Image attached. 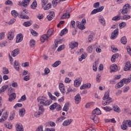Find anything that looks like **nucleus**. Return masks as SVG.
<instances>
[{"instance_id": "nucleus-1", "label": "nucleus", "mask_w": 131, "mask_h": 131, "mask_svg": "<svg viewBox=\"0 0 131 131\" xmlns=\"http://www.w3.org/2000/svg\"><path fill=\"white\" fill-rule=\"evenodd\" d=\"M47 98L43 97H39L37 98V101L39 103L38 105L39 111L36 112L34 114V116L35 117H39L41 114H43L45 112V108H43V104L46 102Z\"/></svg>"}, {"instance_id": "nucleus-2", "label": "nucleus", "mask_w": 131, "mask_h": 131, "mask_svg": "<svg viewBox=\"0 0 131 131\" xmlns=\"http://www.w3.org/2000/svg\"><path fill=\"white\" fill-rule=\"evenodd\" d=\"M103 101L102 102L103 106H106V105H109L110 103H112V99L110 97H109V91H107L105 93L104 97L102 98Z\"/></svg>"}, {"instance_id": "nucleus-3", "label": "nucleus", "mask_w": 131, "mask_h": 131, "mask_svg": "<svg viewBox=\"0 0 131 131\" xmlns=\"http://www.w3.org/2000/svg\"><path fill=\"white\" fill-rule=\"evenodd\" d=\"M130 8L131 7L130 5H129V4H127L124 5V6L123 7L121 13L123 15H126L128 14V13L129 12V10H130Z\"/></svg>"}, {"instance_id": "nucleus-4", "label": "nucleus", "mask_w": 131, "mask_h": 131, "mask_svg": "<svg viewBox=\"0 0 131 131\" xmlns=\"http://www.w3.org/2000/svg\"><path fill=\"white\" fill-rule=\"evenodd\" d=\"M12 90H13V88H9L8 90V95L9 96V102H12V101H14L15 99H16V93H13L11 94Z\"/></svg>"}, {"instance_id": "nucleus-5", "label": "nucleus", "mask_w": 131, "mask_h": 131, "mask_svg": "<svg viewBox=\"0 0 131 131\" xmlns=\"http://www.w3.org/2000/svg\"><path fill=\"white\" fill-rule=\"evenodd\" d=\"M127 125L131 127V121L125 120L123 121L122 124L121 125V127L122 129L125 130L126 128H127Z\"/></svg>"}, {"instance_id": "nucleus-6", "label": "nucleus", "mask_w": 131, "mask_h": 131, "mask_svg": "<svg viewBox=\"0 0 131 131\" xmlns=\"http://www.w3.org/2000/svg\"><path fill=\"white\" fill-rule=\"evenodd\" d=\"M119 32V31L118 29H116L112 33L111 38V39H115L117 37V35H118V33Z\"/></svg>"}, {"instance_id": "nucleus-7", "label": "nucleus", "mask_w": 131, "mask_h": 131, "mask_svg": "<svg viewBox=\"0 0 131 131\" xmlns=\"http://www.w3.org/2000/svg\"><path fill=\"white\" fill-rule=\"evenodd\" d=\"M104 10V6H101L100 7L94 9L91 13V15H94V14H97V13H99L100 12H102Z\"/></svg>"}, {"instance_id": "nucleus-8", "label": "nucleus", "mask_w": 131, "mask_h": 131, "mask_svg": "<svg viewBox=\"0 0 131 131\" xmlns=\"http://www.w3.org/2000/svg\"><path fill=\"white\" fill-rule=\"evenodd\" d=\"M124 83H125V81L124 78L121 80L120 82H118L115 86V89H120V88H122L123 85H124Z\"/></svg>"}, {"instance_id": "nucleus-9", "label": "nucleus", "mask_w": 131, "mask_h": 131, "mask_svg": "<svg viewBox=\"0 0 131 131\" xmlns=\"http://www.w3.org/2000/svg\"><path fill=\"white\" fill-rule=\"evenodd\" d=\"M110 73H112V72H116L117 70H118V67H117V64H113L110 66Z\"/></svg>"}, {"instance_id": "nucleus-10", "label": "nucleus", "mask_w": 131, "mask_h": 131, "mask_svg": "<svg viewBox=\"0 0 131 131\" xmlns=\"http://www.w3.org/2000/svg\"><path fill=\"white\" fill-rule=\"evenodd\" d=\"M74 100L75 101V103L77 105H78L79 103H80V101H81V97L79 93L75 96Z\"/></svg>"}, {"instance_id": "nucleus-11", "label": "nucleus", "mask_w": 131, "mask_h": 131, "mask_svg": "<svg viewBox=\"0 0 131 131\" xmlns=\"http://www.w3.org/2000/svg\"><path fill=\"white\" fill-rule=\"evenodd\" d=\"M76 26L79 28V29H80V30H84L85 28L84 24H81V23L79 21H76Z\"/></svg>"}, {"instance_id": "nucleus-12", "label": "nucleus", "mask_w": 131, "mask_h": 131, "mask_svg": "<svg viewBox=\"0 0 131 131\" xmlns=\"http://www.w3.org/2000/svg\"><path fill=\"white\" fill-rule=\"evenodd\" d=\"M81 83V78H77L74 81V86L76 88H78V86L80 85Z\"/></svg>"}, {"instance_id": "nucleus-13", "label": "nucleus", "mask_w": 131, "mask_h": 131, "mask_svg": "<svg viewBox=\"0 0 131 131\" xmlns=\"http://www.w3.org/2000/svg\"><path fill=\"white\" fill-rule=\"evenodd\" d=\"M90 118L94 121V123H99V118H98V116H96V115H92Z\"/></svg>"}, {"instance_id": "nucleus-14", "label": "nucleus", "mask_w": 131, "mask_h": 131, "mask_svg": "<svg viewBox=\"0 0 131 131\" xmlns=\"http://www.w3.org/2000/svg\"><path fill=\"white\" fill-rule=\"evenodd\" d=\"M59 90L62 95H64V94L66 93V90L65 89V86H64V84L62 83H60L59 84Z\"/></svg>"}, {"instance_id": "nucleus-15", "label": "nucleus", "mask_w": 131, "mask_h": 131, "mask_svg": "<svg viewBox=\"0 0 131 131\" xmlns=\"http://www.w3.org/2000/svg\"><path fill=\"white\" fill-rule=\"evenodd\" d=\"M23 40V35L22 34H18L16 36V42H21Z\"/></svg>"}, {"instance_id": "nucleus-16", "label": "nucleus", "mask_w": 131, "mask_h": 131, "mask_svg": "<svg viewBox=\"0 0 131 131\" xmlns=\"http://www.w3.org/2000/svg\"><path fill=\"white\" fill-rule=\"evenodd\" d=\"M16 130L17 131H24V128H23V126L22 124L20 123H17L15 125Z\"/></svg>"}, {"instance_id": "nucleus-17", "label": "nucleus", "mask_w": 131, "mask_h": 131, "mask_svg": "<svg viewBox=\"0 0 131 131\" xmlns=\"http://www.w3.org/2000/svg\"><path fill=\"white\" fill-rule=\"evenodd\" d=\"M91 86H92V84L90 83H87L82 85L80 89V90H84L85 89H90L91 88Z\"/></svg>"}, {"instance_id": "nucleus-18", "label": "nucleus", "mask_w": 131, "mask_h": 131, "mask_svg": "<svg viewBox=\"0 0 131 131\" xmlns=\"http://www.w3.org/2000/svg\"><path fill=\"white\" fill-rule=\"evenodd\" d=\"M19 54H20V50L19 49H16L12 52L11 56L12 57H16V56L19 55Z\"/></svg>"}, {"instance_id": "nucleus-19", "label": "nucleus", "mask_w": 131, "mask_h": 131, "mask_svg": "<svg viewBox=\"0 0 131 131\" xmlns=\"http://www.w3.org/2000/svg\"><path fill=\"white\" fill-rule=\"evenodd\" d=\"M31 1V0H23L22 3H20V5L26 8V7L29 5V3H30Z\"/></svg>"}, {"instance_id": "nucleus-20", "label": "nucleus", "mask_w": 131, "mask_h": 131, "mask_svg": "<svg viewBox=\"0 0 131 131\" xmlns=\"http://www.w3.org/2000/svg\"><path fill=\"white\" fill-rule=\"evenodd\" d=\"M101 113V110L98 108H96L95 110L93 111L92 115H100Z\"/></svg>"}, {"instance_id": "nucleus-21", "label": "nucleus", "mask_w": 131, "mask_h": 131, "mask_svg": "<svg viewBox=\"0 0 131 131\" xmlns=\"http://www.w3.org/2000/svg\"><path fill=\"white\" fill-rule=\"evenodd\" d=\"M99 21L103 26H105L106 25V22L105 21V18L102 16H100L99 17Z\"/></svg>"}, {"instance_id": "nucleus-22", "label": "nucleus", "mask_w": 131, "mask_h": 131, "mask_svg": "<svg viewBox=\"0 0 131 131\" xmlns=\"http://www.w3.org/2000/svg\"><path fill=\"white\" fill-rule=\"evenodd\" d=\"M49 36H48L47 34H43L40 37V40L41 42H45L47 39L49 38Z\"/></svg>"}, {"instance_id": "nucleus-23", "label": "nucleus", "mask_w": 131, "mask_h": 131, "mask_svg": "<svg viewBox=\"0 0 131 131\" xmlns=\"http://www.w3.org/2000/svg\"><path fill=\"white\" fill-rule=\"evenodd\" d=\"M54 15H55V13L53 11H51L50 14L47 16V18L49 21L53 20L54 18Z\"/></svg>"}, {"instance_id": "nucleus-24", "label": "nucleus", "mask_w": 131, "mask_h": 131, "mask_svg": "<svg viewBox=\"0 0 131 131\" xmlns=\"http://www.w3.org/2000/svg\"><path fill=\"white\" fill-rule=\"evenodd\" d=\"M124 69L125 71H127L128 70H129V69H130V62L129 61H127L124 67Z\"/></svg>"}, {"instance_id": "nucleus-25", "label": "nucleus", "mask_w": 131, "mask_h": 131, "mask_svg": "<svg viewBox=\"0 0 131 131\" xmlns=\"http://www.w3.org/2000/svg\"><path fill=\"white\" fill-rule=\"evenodd\" d=\"M72 122V119H68L67 120H65L63 123L62 125L63 126H67L68 125H69Z\"/></svg>"}, {"instance_id": "nucleus-26", "label": "nucleus", "mask_w": 131, "mask_h": 131, "mask_svg": "<svg viewBox=\"0 0 131 131\" xmlns=\"http://www.w3.org/2000/svg\"><path fill=\"white\" fill-rule=\"evenodd\" d=\"M7 118H8V114L7 112L3 114L2 118L0 119V122H3L5 121V120H7Z\"/></svg>"}, {"instance_id": "nucleus-27", "label": "nucleus", "mask_w": 131, "mask_h": 131, "mask_svg": "<svg viewBox=\"0 0 131 131\" xmlns=\"http://www.w3.org/2000/svg\"><path fill=\"white\" fill-rule=\"evenodd\" d=\"M19 66H20V63H19V62L16 60H15V61L14 62V67L15 69L17 70V71H19L20 69Z\"/></svg>"}, {"instance_id": "nucleus-28", "label": "nucleus", "mask_w": 131, "mask_h": 131, "mask_svg": "<svg viewBox=\"0 0 131 131\" xmlns=\"http://www.w3.org/2000/svg\"><path fill=\"white\" fill-rule=\"evenodd\" d=\"M8 38L9 40H12L14 38V31H10L8 34Z\"/></svg>"}, {"instance_id": "nucleus-29", "label": "nucleus", "mask_w": 131, "mask_h": 131, "mask_svg": "<svg viewBox=\"0 0 131 131\" xmlns=\"http://www.w3.org/2000/svg\"><path fill=\"white\" fill-rule=\"evenodd\" d=\"M77 47H78V43L77 42H72L70 44V47L71 49H74V48H77Z\"/></svg>"}, {"instance_id": "nucleus-30", "label": "nucleus", "mask_w": 131, "mask_h": 131, "mask_svg": "<svg viewBox=\"0 0 131 131\" xmlns=\"http://www.w3.org/2000/svg\"><path fill=\"white\" fill-rule=\"evenodd\" d=\"M23 25L25 26V27H29V26L32 25V20L25 21L23 23Z\"/></svg>"}, {"instance_id": "nucleus-31", "label": "nucleus", "mask_w": 131, "mask_h": 131, "mask_svg": "<svg viewBox=\"0 0 131 131\" xmlns=\"http://www.w3.org/2000/svg\"><path fill=\"white\" fill-rule=\"evenodd\" d=\"M36 7H37V2H36V0H34L31 5V8L33 10H35Z\"/></svg>"}, {"instance_id": "nucleus-32", "label": "nucleus", "mask_w": 131, "mask_h": 131, "mask_svg": "<svg viewBox=\"0 0 131 131\" xmlns=\"http://www.w3.org/2000/svg\"><path fill=\"white\" fill-rule=\"evenodd\" d=\"M69 103L67 102L64 105L63 108H62L63 111H65L66 112H67L68 110H69Z\"/></svg>"}, {"instance_id": "nucleus-33", "label": "nucleus", "mask_w": 131, "mask_h": 131, "mask_svg": "<svg viewBox=\"0 0 131 131\" xmlns=\"http://www.w3.org/2000/svg\"><path fill=\"white\" fill-rule=\"evenodd\" d=\"M19 115L20 116V117H22L25 115V108H21L19 110Z\"/></svg>"}, {"instance_id": "nucleus-34", "label": "nucleus", "mask_w": 131, "mask_h": 131, "mask_svg": "<svg viewBox=\"0 0 131 131\" xmlns=\"http://www.w3.org/2000/svg\"><path fill=\"white\" fill-rule=\"evenodd\" d=\"M121 42L123 45H126V43H127V39H126V37L125 36L122 37L121 38Z\"/></svg>"}, {"instance_id": "nucleus-35", "label": "nucleus", "mask_w": 131, "mask_h": 131, "mask_svg": "<svg viewBox=\"0 0 131 131\" xmlns=\"http://www.w3.org/2000/svg\"><path fill=\"white\" fill-rule=\"evenodd\" d=\"M119 55L118 54H114L111 58V61L112 62H113V63H114V62H115V61H116V58H117L118 57H119Z\"/></svg>"}, {"instance_id": "nucleus-36", "label": "nucleus", "mask_w": 131, "mask_h": 131, "mask_svg": "<svg viewBox=\"0 0 131 131\" xmlns=\"http://www.w3.org/2000/svg\"><path fill=\"white\" fill-rule=\"evenodd\" d=\"M64 119H66V117L61 116L59 118H58L56 120L57 123H59L60 122H62Z\"/></svg>"}, {"instance_id": "nucleus-37", "label": "nucleus", "mask_w": 131, "mask_h": 131, "mask_svg": "<svg viewBox=\"0 0 131 131\" xmlns=\"http://www.w3.org/2000/svg\"><path fill=\"white\" fill-rule=\"evenodd\" d=\"M88 54H86V53H84V54H82L80 58H79V61H80V62H81V61H82L83 59H85V58H86V56Z\"/></svg>"}, {"instance_id": "nucleus-38", "label": "nucleus", "mask_w": 131, "mask_h": 131, "mask_svg": "<svg viewBox=\"0 0 131 131\" xmlns=\"http://www.w3.org/2000/svg\"><path fill=\"white\" fill-rule=\"evenodd\" d=\"M11 15H12L14 18H16V17H18V16H19L20 14H19V13H18L16 10H12L11 11Z\"/></svg>"}, {"instance_id": "nucleus-39", "label": "nucleus", "mask_w": 131, "mask_h": 131, "mask_svg": "<svg viewBox=\"0 0 131 131\" xmlns=\"http://www.w3.org/2000/svg\"><path fill=\"white\" fill-rule=\"evenodd\" d=\"M68 32V29H64L61 31L60 33L59 34V35L60 36H63V35H64V34H66Z\"/></svg>"}, {"instance_id": "nucleus-40", "label": "nucleus", "mask_w": 131, "mask_h": 131, "mask_svg": "<svg viewBox=\"0 0 131 131\" xmlns=\"http://www.w3.org/2000/svg\"><path fill=\"white\" fill-rule=\"evenodd\" d=\"M93 70L94 71H97L98 70V61H95L93 64Z\"/></svg>"}, {"instance_id": "nucleus-41", "label": "nucleus", "mask_w": 131, "mask_h": 131, "mask_svg": "<svg viewBox=\"0 0 131 131\" xmlns=\"http://www.w3.org/2000/svg\"><path fill=\"white\" fill-rule=\"evenodd\" d=\"M65 18H70V13H64L62 16L61 17V19H65Z\"/></svg>"}, {"instance_id": "nucleus-42", "label": "nucleus", "mask_w": 131, "mask_h": 131, "mask_svg": "<svg viewBox=\"0 0 131 131\" xmlns=\"http://www.w3.org/2000/svg\"><path fill=\"white\" fill-rule=\"evenodd\" d=\"M8 86H9L8 85H4L0 89V94H2V93H4L8 89Z\"/></svg>"}, {"instance_id": "nucleus-43", "label": "nucleus", "mask_w": 131, "mask_h": 131, "mask_svg": "<svg viewBox=\"0 0 131 131\" xmlns=\"http://www.w3.org/2000/svg\"><path fill=\"white\" fill-rule=\"evenodd\" d=\"M61 64V61L58 60L55 61L53 64L52 66L53 67H57V66H59Z\"/></svg>"}, {"instance_id": "nucleus-44", "label": "nucleus", "mask_w": 131, "mask_h": 131, "mask_svg": "<svg viewBox=\"0 0 131 131\" xmlns=\"http://www.w3.org/2000/svg\"><path fill=\"white\" fill-rule=\"evenodd\" d=\"M52 103V100H47V99L45 100V102H44V104L43 106H49Z\"/></svg>"}, {"instance_id": "nucleus-45", "label": "nucleus", "mask_w": 131, "mask_h": 131, "mask_svg": "<svg viewBox=\"0 0 131 131\" xmlns=\"http://www.w3.org/2000/svg\"><path fill=\"white\" fill-rule=\"evenodd\" d=\"M119 26L120 29H121L122 28H124V27H125V26H126V23L122 22L121 23L119 24Z\"/></svg>"}, {"instance_id": "nucleus-46", "label": "nucleus", "mask_w": 131, "mask_h": 131, "mask_svg": "<svg viewBox=\"0 0 131 131\" xmlns=\"http://www.w3.org/2000/svg\"><path fill=\"white\" fill-rule=\"evenodd\" d=\"M55 109L56 111H61L62 110V106L60 104H58V103H56Z\"/></svg>"}, {"instance_id": "nucleus-47", "label": "nucleus", "mask_w": 131, "mask_h": 131, "mask_svg": "<svg viewBox=\"0 0 131 131\" xmlns=\"http://www.w3.org/2000/svg\"><path fill=\"white\" fill-rule=\"evenodd\" d=\"M3 74H9V70L7 68L3 67Z\"/></svg>"}, {"instance_id": "nucleus-48", "label": "nucleus", "mask_w": 131, "mask_h": 131, "mask_svg": "<svg viewBox=\"0 0 131 131\" xmlns=\"http://www.w3.org/2000/svg\"><path fill=\"white\" fill-rule=\"evenodd\" d=\"M19 18L21 19H26L27 20L29 19V17L28 15H23L22 14L19 15Z\"/></svg>"}, {"instance_id": "nucleus-49", "label": "nucleus", "mask_w": 131, "mask_h": 131, "mask_svg": "<svg viewBox=\"0 0 131 131\" xmlns=\"http://www.w3.org/2000/svg\"><path fill=\"white\" fill-rule=\"evenodd\" d=\"M35 46V40L32 39L30 41V47L31 48H33Z\"/></svg>"}, {"instance_id": "nucleus-50", "label": "nucleus", "mask_w": 131, "mask_h": 131, "mask_svg": "<svg viewBox=\"0 0 131 131\" xmlns=\"http://www.w3.org/2000/svg\"><path fill=\"white\" fill-rule=\"evenodd\" d=\"M113 109L114 111L117 112L118 113H119V112H120V108L117 105L113 106Z\"/></svg>"}, {"instance_id": "nucleus-51", "label": "nucleus", "mask_w": 131, "mask_h": 131, "mask_svg": "<svg viewBox=\"0 0 131 131\" xmlns=\"http://www.w3.org/2000/svg\"><path fill=\"white\" fill-rule=\"evenodd\" d=\"M26 95H24L21 97L20 99L18 100V102H22L23 101H26Z\"/></svg>"}, {"instance_id": "nucleus-52", "label": "nucleus", "mask_w": 131, "mask_h": 131, "mask_svg": "<svg viewBox=\"0 0 131 131\" xmlns=\"http://www.w3.org/2000/svg\"><path fill=\"white\" fill-rule=\"evenodd\" d=\"M58 3H60V0H53L52 4L53 6L56 7L57 5H58Z\"/></svg>"}, {"instance_id": "nucleus-53", "label": "nucleus", "mask_w": 131, "mask_h": 131, "mask_svg": "<svg viewBox=\"0 0 131 131\" xmlns=\"http://www.w3.org/2000/svg\"><path fill=\"white\" fill-rule=\"evenodd\" d=\"M44 75H48L49 73H50V71L49 68H46L44 70Z\"/></svg>"}, {"instance_id": "nucleus-54", "label": "nucleus", "mask_w": 131, "mask_h": 131, "mask_svg": "<svg viewBox=\"0 0 131 131\" xmlns=\"http://www.w3.org/2000/svg\"><path fill=\"white\" fill-rule=\"evenodd\" d=\"M103 109L105 110V111H106V112H110V111L112 110V108L109 106L103 107Z\"/></svg>"}, {"instance_id": "nucleus-55", "label": "nucleus", "mask_w": 131, "mask_h": 131, "mask_svg": "<svg viewBox=\"0 0 131 131\" xmlns=\"http://www.w3.org/2000/svg\"><path fill=\"white\" fill-rule=\"evenodd\" d=\"M87 52L88 53H93V46L92 45H90L89 47L87 48Z\"/></svg>"}, {"instance_id": "nucleus-56", "label": "nucleus", "mask_w": 131, "mask_h": 131, "mask_svg": "<svg viewBox=\"0 0 131 131\" xmlns=\"http://www.w3.org/2000/svg\"><path fill=\"white\" fill-rule=\"evenodd\" d=\"M51 4L48 3L46 6H45V7L43 8V10H50V9H51Z\"/></svg>"}, {"instance_id": "nucleus-57", "label": "nucleus", "mask_w": 131, "mask_h": 131, "mask_svg": "<svg viewBox=\"0 0 131 131\" xmlns=\"http://www.w3.org/2000/svg\"><path fill=\"white\" fill-rule=\"evenodd\" d=\"M124 81L126 83H129L131 81V75L127 78V79L124 78Z\"/></svg>"}, {"instance_id": "nucleus-58", "label": "nucleus", "mask_w": 131, "mask_h": 131, "mask_svg": "<svg viewBox=\"0 0 131 131\" xmlns=\"http://www.w3.org/2000/svg\"><path fill=\"white\" fill-rule=\"evenodd\" d=\"M42 8L48 4V0H41Z\"/></svg>"}, {"instance_id": "nucleus-59", "label": "nucleus", "mask_w": 131, "mask_h": 131, "mask_svg": "<svg viewBox=\"0 0 131 131\" xmlns=\"http://www.w3.org/2000/svg\"><path fill=\"white\" fill-rule=\"evenodd\" d=\"M57 103H54L50 106V110H55L56 109V105Z\"/></svg>"}, {"instance_id": "nucleus-60", "label": "nucleus", "mask_w": 131, "mask_h": 131, "mask_svg": "<svg viewBox=\"0 0 131 131\" xmlns=\"http://www.w3.org/2000/svg\"><path fill=\"white\" fill-rule=\"evenodd\" d=\"M5 126L6 127H7V128H9V129H11V128L13 127V125L11 123L5 124Z\"/></svg>"}, {"instance_id": "nucleus-61", "label": "nucleus", "mask_w": 131, "mask_h": 131, "mask_svg": "<svg viewBox=\"0 0 131 131\" xmlns=\"http://www.w3.org/2000/svg\"><path fill=\"white\" fill-rule=\"evenodd\" d=\"M112 20L113 21H119V20H120V16H114L112 18Z\"/></svg>"}, {"instance_id": "nucleus-62", "label": "nucleus", "mask_w": 131, "mask_h": 131, "mask_svg": "<svg viewBox=\"0 0 131 131\" xmlns=\"http://www.w3.org/2000/svg\"><path fill=\"white\" fill-rule=\"evenodd\" d=\"M128 19H130V16L129 15H124L122 16L123 20H128Z\"/></svg>"}, {"instance_id": "nucleus-63", "label": "nucleus", "mask_w": 131, "mask_h": 131, "mask_svg": "<svg viewBox=\"0 0 131 131\" xmlns=\"http://www.w3.org/2000/svg\"><path fill=\"white\" fill-rule=\"evenodd\" d=\"M54 31L52 29H49L48 32H47V34L48 35V36H51V35H52V34H53V32Z\"/></svg>"}, {"instance_id": "nucleus-64", "label": "nucleus", "mask_w": 131, "mask_h": 131, "mask_svg": "<svg viewBox=\"0 0 131 131\" xmlns=\"http://www.w3.org/2000/svg\"><path fill=\"white\" fill-rule=\"evenodd\" d=\"M4 38H5V33L2 32L0 33V40L4 39Z\"/></svg>"}]
</instances>
